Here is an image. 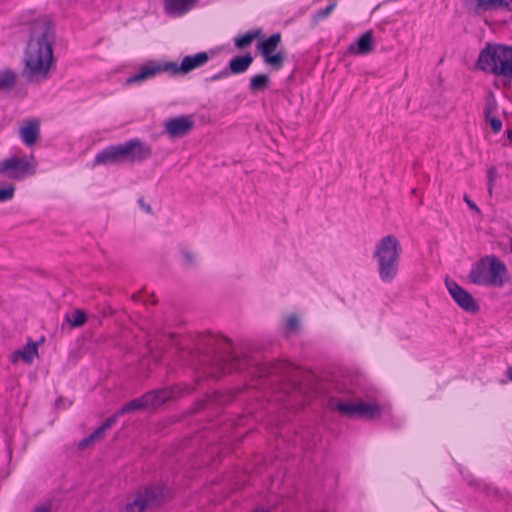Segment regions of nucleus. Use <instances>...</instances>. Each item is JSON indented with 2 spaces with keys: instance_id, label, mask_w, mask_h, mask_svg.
<instances>
[{
  "instance_id": "16",
  "label": "nucleus",
  "mask_w": 512,
  "mask_h": 512,
  "mask_svg": "<svg viewBox=\"0 0 512 512\" xmlns=\"http://www.w3.org/2000/svg\"><path fill=\"white\" fill-rule=\"evenodd\" d=\"M489 259L487 256L476 262L469 273V279L473 284L488 286Z\"/></svg>"
},
{
  "instance_id": "31",
  "label": "nucleus",
  "mask_w": 512,
  "mask_h": 512,
  "mask_svg": "<svg viewBox=\"0 0 512 512\" xmlns=\"http://www.w3.org/2000/svg\"><path fill=\"white\" fill-rule=\"evenodd\" d=\"M498 178V171L495 166H491L487 171V188L488 193L492 195L495 180Z\"/></svg>"
},
{
  "instance_id": "30",
  "label": "nucleus",
  "mask_w": 512,
  "mask_h": 512,
  "mask_svg": "<svg viewBox=\"0 0 512 512\" xmlns=\"http://www.w3.org/2000/svg\"><path fill=\"white\" fill-rule=\"evenodd\" d=\"M335 7H336V2H333L330 5H328L326 8L318 10L313 15V21L315 23H318L320 20L325 19L326 17H328L331 14V12L335 9Z\"/></svg>"
},
{
  "instance_id": "32",
  "label": "nucleus",
  "mask_w": 512,
  "mask_h": 512,
  "mask_svg": "<svg viewBox=\"0 0 512 512\" xmlns=\"http://www.w3.org/2000/svg\"><path fill=\"white\" fill-rule=\"evenodd\" d=\"M15 186L10 184L5 188H0V202H5L13 198Z\"/></svg>"
},
{
  "instance_id": "6",
  "label": "nucleus",
  "mask_w": 512,
  "mask_h": 512,
  "mask_svg": "<svg viewBox=\"0 0 512 512\" xmlns=\"http://www.w3.org/2000/svg\"><path fill=\"white\" fill-rule=\"evenodd\" d=\"M166 502L165 488L161 485L151 484L139 487L132 500H129L119 512H146L154 511Z\"/></svg>"
},
{
  "instance_id": "36",
  "label": "nucleus",
  "mask_w": 512,
  "mask_h": 512,
  "mask_svg": "<svg viewBox=\"0 0 512 512\" xmlns=\"http://www.w3.org/2000/svg\"><path fill=\"white\" fill-rule=\"evenodd\" d=\"M116 147H117L120 163L122 164V163L128 162V156H127L125 144L119 143V144H116Z\"/></svg>"
},
{
  "instance_id": "19",
  "label": "nucleus",
  "mask_w": 512,
  "mask_h": 512,
  "mask_svg": "<svg viewBox=\"0 0 512 512\" xmlns=\"http://www.w3.org/2000/svg\"><path fill=\"white\" fill-rule=\"evenodd\" d=\"M120 163L116 144L109 145L100 152L94 158L93 166L98 165H118Z\"/></svg>"
},
{
  "instance_id": "2",
  "label": "nucleus",
  "mask_w": 512,
  "mask_h": 512,
  "mask_svg": "<svg viewBox=\"0 0 512 512\" xmlns=\"http://www.w3.org/2000/svg\"><path fill=\"white\" fill-rule=\"evenodd\" d=\"M55 27L52 21L36 22L24 51V67L21 75L29 83H41L49 78L53 64Z\"/></svg>"
},
{
  "instance_id": "43",
  "label": "nucleus",
  "mask_w": 512,
  "mask_h": 512,
  "mask_svg": "<svg viewBox=\"0 0 512 512\" xmlns=\"http://www.w3.org/2000/svg\"><path fill=\"white\" fill-rule=\"evenodd\" d=\"M138 203L140 205V207L142 209H144L147 213L151 214L152 213V208L149 204L145 203L144 199L143 198H140L138 200Z\"/></svg>"
},
{
  "instance_id": "27",
  "label": "nucleus",
  "mask_w": 512,
  "mask_h": 512,
  "mask_svg": "<svg viewBox=\"0 0 512 512\" xmlns=\"http://www.w3.org/2000/svg\"><path fill=\"white\" fill-rule=\"evenodd\" d=\"M16 82V74L11 69H5L0 72V90H10Z\"/></svg>"
},
{
  "instance_id": "15",
  "label": "nucleus",
  "mask_w": 512,
  "mask_h": 512,
  "mask_svg": "<svg viewBox=\"0 0 512 512\" xmlns=\"http://www.w3.org/2000/svg\"><path fill=\"white\" fill-rule=\"evenodd\" d=\"M489 259L488 286L502 287L507 280V267L497 256H487Z\"/></svg>"
},
{
  "instance_id": "39",
  "label": "nucleus",
  "mask_w": 512,
  "mask_h": 512,
  "mask_svg": "<svg viewBox=\"0 0 512 512\" xmlns=\"http://www.w3.org/2000/svg\"><path fill=\"white\" fill-rule=\"evenodd\" d=\"M105 433L106 430L102 426H99L97 429H95L93 433H91V435L93 439L97 442L104 438Z\"/></svg>"
},
{
  "instance_id": "1",
  "label": "nucleus",
  "mask_w": 512,
  "mask_h": 512,
  "mask_svg": "<svg viewBox=\"0 0 512 512\" xmlns=\"http://www.w3.org/2000/svg\"><path fill=\"white\" fill-rule=\"evenodd\" d=\"M197 365L206 377L218 378L233 371L250 369L252 376H277L280 381L290 380V366L281 361H259L241 356L232 349L231 342L221 336L206 335L199 339Z\"/></svg>"
},
{
  "instance_id": "35",
  "label": "nucleus",
  "mask_w": 512,
  "mask_h": 512,
  "mask_svg": "<svg viewBox=\"0 0 512 512\" xmlns=\"http://www.w3.org/2000/svg\"><path fill=\"white\" fill-rule=\"evenodd\" d=\"M122 415H118V410L110 417H108L101 425L106 431L110 429Z\"/></svg>"
},
{
  "instance_id": "22",
  "label": "nucleus",
  "mask_w": 512,
  "mask_h": 512,
  "mask_svg": "<svg viewBox=\"0 0 512 512\" xmlns=\"http://www.w3.org/2000/svg\"><path fill=\"white\" fill-rule=\"evenodd\" d=\"M465 7L467 10L479 14L482 11L503 8V0H466Z\"/></svg>"
},
{
  "instance_id": "7",
  "label": "nucleus",
  "mask_w": 512,
  "mask_h": 512,
  "mask_svg": "<svg viewBox=\"0 0 512 512\" xmlns=\"http://www.w3.org/2000/svg\"><path fill=\"white\" fill-rule=\"evenodd\" d=\"M180 393L172 387H163L146 392L142 396L132 399L118 410V415H125L147 408L156 409L166 401L176 398Z\"/></svg>"
},
{
  "instance_id": "20",
  "label": "nucleus",
  "mask_w": 512,
  "mask_h": 512,
  "mask_svg": "<svg viewBox=\"0 0 512 512\" xmlns=\"http://www.w3.org/2000/svg\"><path fill=\"white\" fill-rule=\"evenodd\" d=\"M253 61V55L248 52L231 58L227 68L231 74H242L249 69Z\"/></svg>"
},
{
  "instance_id": "34",
  "label": "nucleus",
  "mask_w": 512,
  "mask_h": 512,
  "mask_svg": "<svg viewBox=\"0 0 512 512\" xmlns=\"http://www.w3.org/2000/svg\"><path fill=\"white\" fill-rule=\"evenodd\" d=\"M182 256L184 258L185 264L188 266H194L196 263L195 255L193 252L186 248L181 249Z\"/></svg>"
},
{
  "instance_id": "4",
  "label": "nucleus",
  "mask_w": 512,
  "mask_h": 512,
  "mask_svg": "<svg viewBox=\"0 0 512 512\" xmlns=\"http://www.w3.org/2000/svg\"><path fill=\"white\" fill-rule=\"evenodd\" d=\"M401 252L400 242L394 235H387L377 242L373 257L382 282L391 283L397 277Z\"/></svg>"
},
{
  "instance_id": "37",
  "label": "nucleus",
  "mask_w": 512,
  "mask_h": 512,
  "mask_svg": "<svg viewBox=\"0 0 512 512\" xmlns=\"http://www.w3.org/2000/svg\"><path fill=\"white\" fill-rule=\"evenodd\" d=\"M230 71L228 70V68H224L223 70H221L220 72L212 75L211 77L207 78L206 81H217V80H220V79H224V78H227L229 75H230Z\"/></svg>"
},
{
  "instance_id": "45",
  "label": "nucleus",
  "mask_w": 512,
  "mask_h": 512,
  "mask_svg": "<svg viewBox=\"0 0 512 512\" xmlns=\"http://www.w3.org/2000/svg\"><path fill=\"white\" fill-rule=\"evenodd\" d=\"M506 377L508 378L509 381L512 382V366L507 369Z\"/></svg>"
},
{
  "instance_id": "47",
  "label": "nucleus",
  "mask_w": 512,
  "mask_h": 512,
  "mask_svg": "<svg viewBox=\"0 0 512 512\" xmlns=\"http://www.w3.org/2000/svg\"><path fill=\"white\" fill-rule=\"evenodd\" d=\"M253 512H267L264 508H261V509H256L255 511Z\"/></svg>"
},
{
  "instance_id": "38",
  "label": "nucleus",
  "mask_w": 512,
  "mask_h": 512,
  "mask_svg": "<svg viewBox=\"0 0 512 512\" xmlns=\"http://www.w3.org/2000/svg\"><path fill=\"white\" fill-rule=\"evenodd\" d=\"M94 442H96V441L93 439L92 435L90 434L89 436H87V437L83 438V439L79 442V444H78V448H79L80 450H84L85 448H87L89 445H91V444H92V443H94Z\"/></svg>"
},
{
  "instance_id": "3",
  "label": "nucleus",
  "mask_w": 512,
  "mask_h": 512,
  "mask_svg": "<svg viewBox=\"0 0 512 512\" xmlns=\"http://www.w3.org/2000/svg\"><path fill=\"white\" fill-rule=\"evenodd\" d=\"M335 395L328 397V408L347 418L372 420L380 417L382 408L377 402H363L354 391L343 384H335Z\"/></svg>"
},
{
  "instance_id": "8",
  "label": "nucleus",
  "mask_w": 512,
  "mask_h": 512,
  "mask_svg": "<svg viewBox=\"0 0 512 512\" xmlns=\"http://www.w3.org/2000/svg\"><path fill=\"white\" fill-rule=\"evenodd\" d=\"M281 43V33L277 32L267 38H259L257 43V50L263 58L266 65L270 66L273 70L279 71L282 69L286 60V53L284 50L277 48Z\"/></svg>"
},
{
  "instance_id": "33",
  "label": "nucleus",
  "mask_w": 512,
  "mask_h": 512,
  "mask_svg": "<svg viewBox=\"0 0 512 512\" xmlns=\"http://www.w3.org/2000/svg\"><path fill=\"white\" fill-rule=\"evenodd\" d=\"M485 121L488 122L491 126V129L494 133H498L502 129V121L501 119L494 117L493 115L485 116Z\"/></svg>"
},
{
  "instance_id": "9",
  "label": "nucleus",
  "mask_w": 512,
  "mask_h": 512,
  "mask_svg": "<svg viewBox=\"0 0 512 512\" xmlns=\"http://www.w3.org/2000/svg\"><path fill=\"white\" fill-rule=\"evenodd\" d=\"M32 161H34L33 156H31V161L25 156H12L3 159L0 162V176H5L14 181H22L33 176L36 173V164Z\"/></svg>"
},
{
  "instance_id": "13",
  "label": "nucleus",
  "mask_w": 512,
  "mask_h": 512,
  "mask_svg": "<svg viewBox=\"0 0 512 512\" xmlns=\"http://www.w3.org/2000/svg\"><path fill=\"white\" fill-rule=\"evenodd\" d=\"M194 127V120L191 115H182L169 118L165 122V132L171 138H181L189 134Z\"/></svg>"
},
{
  "instance_id": "26",
  "label": "nucleus",
  "mask_w": 512,
  "mask_h": 512,
  "mask_svg": "<svg viewBox=\"0 0 512 512\" xmlns=\"http://www.w3.org/2000/svg\"><path fill=\"white\" fill-rule=\"evenodd\" d=\"M38 355V345L36 342L29 341L26 346L14 352L15 360L21 357L25 362L31 363L34 356Z\"/></svg>"
},
{
  "instance_id": "29",
  "label": "nucleus",
  "mask_w": 512,
  "mask_h": 512,
  "mask_svg": "<svg viewBox=\"0 0 512 512\" xmlns=\"http://www.w3.org/2000/svg\"><path fill=\"white\" fill-rule=\"evenodd\" d=\"M300 330V321L296 315H290L286 321L285 333H297Z\"/></svg>"
},
{
  "instance_id": "11",
  "label": "nucleus",
  "mask_w": 512,
  "mask_h": 512,
  "mask_svg": "<svg viewBox=\"0 0 512 512\" xmlns=\"http://www.w3.org/2000/svg\"><path fill=\"white\" fill-rule=\"evenodd\" d=\"M172 62L167 61H155L150 60L143 64L139 72L131 75L126 79V84H134L143 82L147 79L155 77L157 74L161 72H167L171 74Z\"/></svg>"
},
{
  "instance_id": "40",
  "label": "nucleus",
  "mask_w": 512,
  "mask_h": 512,
  "mask_svg": "<svg viewBox=\"0 0 512 512\" xmlns=\"http://www.w3.org/2000/svg\"><path fill=\"white\" fill-rule=\"evenodd\" d=\"M480 489H483L486 491L487 494H498V489L496 487H493L488 484H481L478 486Z\"/></svg>"
},
{
  "instance_id": "10",
  "label": "nucleus",
  "mask_w": 512,
  "mask_h": 512,
  "mask_svg": "<svg viewBox=\"0 0 512 512\" xmlns=\"http://www.w3.org/2000/svg\"><path fill=\"white\" fill-rule=\"evenodd\" d=\"M446 288L456 302V304L465 312L475 314L479 311V305L474 297L464 288H462L456 281L446 277Z\"/></svg>"
},
{
  "instance_id": "24",
  "label": "nucleus",
  "mask_w": 512,
  "mask_h": 512,
  "mask_svg": "<svg viewBox=\"0 0 512 512\" xmlns=\"http://www.w3.org/2000/svg\"><path fill=\"white\" fill-rule=\"evenodd\" d=\"M87 321V314L82 309H75L71 313H66L62 326L67 323L70 328L82 327Z\"/></svg>"
},
{
  "instance_id": "21",
  "label": "nucleus",
  "mask_w": 512,
  "mask_h": 512,
  "mask_svg": "<svg viewBox=\"0 0 512 512\" xmlns=\"http://www.w3.org/2000/svg\"><path fill=\"white\" fill-rule=\"evenodd\" d=\"M197 0H166L165 10L173 16H181L191 10Z\"/></svg>"
},
{
  "instance_id": "28",
  "label": "nucleus",
  "mask_w": 512,
  "mask_h": 512,
  "mask_svg": "<svg viewBox=\"0 0 512 512\" xmlns=\"http://www.w3.org/2000/svg\"><path fill=\"white\" fill-rule=\"evenodd\" d=\"M498 109V102L495 98V95L493 92H489L488 96L486 97V104L484 109V115L489 116L495 113Z\"/></svg>"
},
{
  "instance_id": "12",
  "label": "nucleus",
  "mask_w": 512,
  "mask_h": 512,
  "mask_svg": "<svg viewBox=\"0 0 512 512\" xmlns=\"http://www.w3.org/2000/svg\"><path fill=\"white\" fill-rule=\"evenodd\" d=\"M209 61L207 52H198L194 55H187L183 58L181 64L172 62L171 75L188 74L189 72L204 66Z\"/></svg>"
},
{
  "instance_id": "41",
  "label": "nucleus",
  "mask_w": 512,
  "mask_h": 512,
  "mask_svg": "<svg viewBox=\"0 0 512 512\" xmlns=\"http://www.w3.org/2000/svg\"><path fill=\"white\" fill-rule=\"evenodd\" d=\"M464 201L466 202L470 209L474 210L477 213L481 212L479 207L468 197V195L464 196Z\"/></svg>"
},
{
  "instance_id": "23",
  "label": "nucleus",
  "mask_w": 512,
  "mask_h": 512,
  "mask_svg": "<svg viewBox=\"0 0 512 512\" xmlns=\"http://www.w3.org/2000/svg\"><path fill=\"white\" fill-rule=\"evenodd\" d=\"M259 38H263L262 29H252L236 37L234 39V45L237 49L244 50L248 48L255 39L259 41Z\"/></svg>"
},
{
  "instance_id": "46",
  "label": "nucleus",
  "mask_w": 512,
  "mask_h": 512,
  "mask_svg": "<svg viewBox=\"0 0 512 512\" xmlns=\"http://www.w3.org/2000/svg\"><path fill=\"white\" fill-rule=\"evenodd\" d=\"M507 138L512 143V129L507 131Z\"/></svg>"
},
{
  "instance_id": "25",
  "label": "nucleus",
  "mask_w": 512,
  "mask_h": 512,
  "mask_svg": "<svg viewBox=\"0 0 512 512\" xmlns=\"http://www.w3.org/2000/svg\"><path fill=\"white\" fill-rule=\"evenodd\" d=\"M270 78L267 74H256L251 77L249 82V90L252 93L262 92L269 87Z\"/></svg>"
},
{
  "instance_id": "18",
  "label": "nucleus",
  "mask_w": 512,
  "mask_h": 512,
  "mask_svg": "<svg viewBox=\"0 0 512 512\" xmlns=\"http://www.w3.org/2000/svg\"><path fill=\"white\" fill-rule=\"evenodd\" d=\"M21 140L27 146H33L40 135V122L38 119L27 121L19 130Z\"/></svg>"
},
{
  "instance_id": "14",
  "label": "nucleus",
  "mask_w": 512,
  "mask_h": 512,
  "mask_svg": "<svg viewBox=\"0 0 512 512\" xmlns=\"http://www.w3.org/2000/svg\"><path fill=\"white\" fill-rule=\"evenodd\" d=\"M128 162L130 163H141L152 156V148L150 145L144 143L139 138L129 139L124 142Z\"/></svg>"
},
{
  "instance_id": "42",
  "label": "nucleus",
  "mask_w": 512,
  "mask_h": 512,
  "mask_svg": "<svg viewBox=\"0 0 512 512\" xmlns=\"http://www.w3.org/2000/svg\"><path fill=\"white\" fill-rule=\"evenodd\" d=\"M32 512H51L50 504L36 506Z\"/></svg>"
},
{
  "instance_id": "5",
  "label": "nucleus",
  "mask_w": 512,
  "mask_h": 512,
  "mask_svg": "<svg viewBox=\"0 0 512 512\" xmlns=\"http://www.w3.org/2000/svg\"><path fill=\"white\" fill-rule=\"evenodd\" d=\"M478 69L503 78L512 79V46L488 43L477 59Z\"/></svg>"
},
{
  "instance_id": "44",
  "label": "nucleus",
  "mask_w": 512,
  "mask_h": 512,
  "mask_svg": "<svg viewBox=\"0 0 512 512\" xmlns=\"http://www.w3.org/2000/svg\"><path fill=\"white\" fill-rule=\"evenodd\" d=\"M503 8L512 12V0H503Z\"/></svg>"
},
{
  "instance_id": "17",
  "label": "nucleus",
  "mask_w": 512,
  "mask_h": 512,
  "mask_svg": "<svg viewBox=\"0 0 512 512\" xmlns=\"http://www.w3.org/2000/svg\"><path fill=\"white\" fill-rule=\"evenodd\" d=\"M374 48L373 31L368 30L362 34L356 42L348 46V52L355 55H366Z\"/></svg>"
}]
</instances>
